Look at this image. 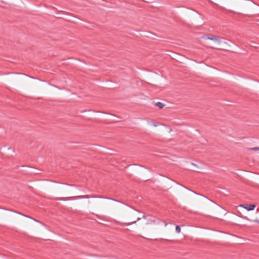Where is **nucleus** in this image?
<instances>
[{
    "label": "nucleus",
    "instance_id": "nucleus-1",
    "mask_svg": "<svg viewBox=\"0 0 259 259\" xmlns=\"http://www.w3.org/2000/svg\"><path fill=\"white\" fill-rule=\"evenodd\" d=\"M204 38L206 39H210V40H212L218 41V42L220 41V37H219L215 35L210 34L205 35L204 36Z\"/></svg>",
    "mask_w": 259,
    "mask_h": 259
},
{
    "label": "nucleus",
    "instance_id": "nucleus-2",
    "mask_svg": "<svg viewBox=\"0 0 259 259\" xmlns=\"http://www.w3.org/2000/svg\"><path fill=\"white\" fill-rule=\"evenodd\" d=\"M240 207H242L248 211L253 210L256 207L255 204H241L240 205Z\"/></svg>",
    "mask_w": 259,
    "mask_h": 259
},
{
    "label": "nucleus",
    "instance_id": "nucleus-3",
    "mask_svg": "<svg viewBox=\"0 0 259 259\" xmlns=\"http://www.w3.org/2000/svg\"><path fill=\"white\" fill-rule=\"evenodd\" d=\"M156 106H157L159 109H162L164 107V104L161 102H157L156 103Z\"/></svg>",
    "mask_w": 259,
    "mask_h": 259
},
{
    "label": "nucleus",
    "instance_id": "nucleus-4",
    "mask_svg": "<svg viewBox=\"0 0 259 259\" xmlns=\"http://www.w3.org/2000/svg\"><path fill=\"white\" fill-rule=\"evenodd\" d=\"M176 231L178 233H180L181 232V228L179 226H177L176 227Z\"/></svg>",
    "mask_w": 259,
    "mask_h": 259
},
{
    "label": "nucleus",
    "instance_id": "nucleus-5",
    "mask_svg": "<svg viewBox=\"0 0 259 259\" xmlns=\"http://www.w3.org/2000/svg\"><path fill=\"white\" fill-rule=\"evenodd\" d=\"M250 150L257 151L259 150V147H254L249 149Z\"/></svg>",
    "mask_w": 259,
    "mask_h": 259
},
{
    "label": "nucleus",
    "instance_id": "nucleus-6",
    "mask_svg": "<svg viewBox=\"0 0 259 259\" xmlns=\"http://www.w3.org/2000/svg\"><path fill=\"white\" fill-rule=\"evenodd\" d=\"M136 222H137V221H135L133 222H132V223H127V224H126V226L130 225L131 224L136 223Z\"/></svg>",
    "mask_w": 259,
    "mask_h": 259
},
{
    "label": "nucleus",
    "instance_id": "nucleus-7",
    "mask_svg": "<svg viewBox=\"0 0 259 259\" xmlns=\"http://www.w3.org/2000/svg\"><path fill=\"white\" fill-rule=\"evenodd\" d=\"M254 222H256L257 223H259V220H254Z\"/></svg>",
    "mask_w": 259,
    "mask_h": 259
},
{
    "label": "nucleus",
    "instance_id": "nucleus-8",
    "mask_svg": "<svg viewBox=\"0 0 259 259\" xmlns=\"http://www.w3.org/2000/svg\"><path fill=\"white\" fill-rule=\"evenodd\" d=\"M146 215H143V218H144V219H146Z\"/></svg>",
    "mask_w": 259,
    "mask_h": 259
},
{
    "label": "nucleus",
    "instance_id": "nucleus-9",
    "mask_svg": "<svg viewBox=\"0 0 259 259\" xmlns=\"http://www.w3.org/2000/svg\"><path fill=\"white\" fill-rule=\"evenodd\" d=\"M58 200H63V199L62 198H58ZM63 200H64V199H63Z\"/></svg>",
    "mask_w": 259,
    "mask_h": 259
},
{
    "label": "nucleus",
    "instance_id": "nucleus-10",
    "mask_svg": "<svg viewBox=\"0 0 259 259\" xmlns=\"http://www.w3.org/2000/svg\"><path fill=\"white\" fill-rule=\"evenodd\" d=\"M154 125V126H157L156 123H155Z\"/></svg>",
    "mask_w": 259,
    "mask_h": 259
},
{
    "label": "nucleus",
    "instance_id": "nucleus-11",
    "mask_svg": "<svg viewBox=\"0 0 259 259\" xmlns=\"http://www.w3.org/2000/svg\"><path fill=\"white\" fill-rule=\"evenodd\" d=\"M141 219L140 218H138L137 221H139Z\"/></svg>",
    "mask_w": 259,
    "mask_h": 259
}]
</instances>
